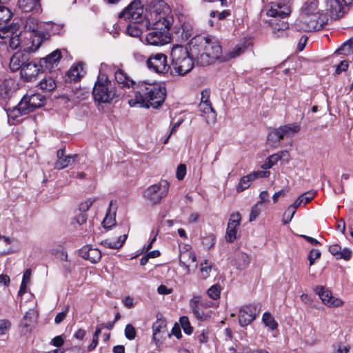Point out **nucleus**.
Returning <instances> with one entry per match:
<instances>
[{"mask_svg": "<svg viewBox=\"0 0 353 353\" xmlns=\"http://www.w3.org/2000/svg\"><path fill=\"white\" fill-rule=\"evenodd\" d=\"M133 89L134 97L128 101L131 107L158 108L165 99V88L158 83L141 81Z\"/></svg>", "mask_w": 353, "mask_h": 353, "instance_id": "f257e3e1", "label": "nucleus"}, {"mask_svg": "<svg viewBox=\"0 0 353 353\" xmlns=\"http://www.w3.org/2000/svg\"><path fill=\"white\" fill-rule=\"evenodd\" d=\"M191 53L195 56L197 63L206 66L220 58L222 48L219 42L212 37L198 36L189 43Z\"/></svg>", "mask_w": 353, "mask_h": 353, "instance_id": "f03ea898", "label": "nucleus"}, {"mask_svg": "<svg viewBox=\"0 0 353 353\" xmlns=\"http://www.w3.org/2000/svg\"><path fill=\"white\" fill-rule=\"evenodd\" d=\"M318 0H307L301 9V14L295 23L296 28L301 31L319 30L328 22L327 13L318 8Z\"/></svg>", "mask_w": 353, "mask_h": 353, "instance_id": "7ed1b4c3", "label": "nucleus"}, {"mask_svg": "<svg viewBox=\"0 0 353 353\" xmlns=\"http://www.w3.org/2000/svg\"><path fill=\"white\" fill-rule=\"evenodd\" d=\"M147 2V0H134L119 13V19H124L130 22L126 28V33L128 35L133 37L141 36L142 32L138 23L143 19V9Z\"/></svg>", "mask_w": 353, "mask_h": 353, "instance_id": "20e7f679", "label": "nucleus"}, {"mask_svg": "<svg viewBox=\"0 0 353 353\" xmlns=\"http://www.w3.org/2000/svg\"><path fill=\"white\" fill-rule=\"evenodd\" d=\"M170 57V67L179 76L185 75L194 68L193 59L195 56L192 54L190 49L188 50L183 46L175 45L172 48Z\"/></svg>", "mask_w": 353, "mask_h": 353, "instance_id": "39448f33", "label": "nucleus"}, {"mask_svg": "<svg viewBox=\"0 0 353 353\" xmlns=\"http://www.w3.org/2000/svg\"><path fill=\"white\" fill-rule=\"evenodd\" d=\"M290 8L287 5L281 3H272L267 14L272 17L270 23L272 28V32L275 37L281 38L288 36V23L284 19L290 14Z\"/></svg>", "mask_w": 353, "mask_h": 353, "instance_id": "423d86ee", "label": "nucleus"}, {"mask_svg": "<svg viewBox=\"0 0 353 353\" xmlns=\"http://www.w3.org/2000/svg\"><path fill=\"white\" fill-rule=\"evenodd\" d=\"M170 19H165L163 23L155 21L153 23L152 30L146 34L145 41L151 46H163L170 42L171 37L169 32L171 25Z\"/></svg>", "mask_w": 353, "mask_h": 353, "instance_id": "0eeeda50", "label": "nucleus"}, {"mask_svg": "<svg viewBox=\"0 0 353 353\" xmlns=\"http://www.w3.org/2000/svg\"><path fill=\"white\" fill-rule=\"evenodd\" d=\"M92 94L95 101L99 103H110L117 96L114 83L104 75L99 77Z\"/></svg>", "mask_w": 353, "mask_h": 353, "instance_id": "6e6552de", "label": "nucleus"}, {"mask_svg": "<svg viewBox=\"0 0 353 353\" xmlns=\"http://www.w3.org/2000/svg\"><path fill=\"white\" fill-rule=\"evenodd\" d=\"M30 46L23 48V51L17 52L10 58V68L11 70H22L23 65L29 61L28 52H35L39 49L42 41L41 37L35 34L30 37Z\"/></svg>", "mask_w": 353, "mask_h": 353, "instance_id": "1a4fd4ad", "label": "nucleus"}, {"mask_svg": "<svg viewBox=\"0 0 353 353\" xmlns=\"http://www.w3.org/2000/svg\"><path fill=\"white\" fill-rule=\"evenodd\" d=\"M44 100V97L38 93L26 94L11 114L13 117H17L20 114H27L42 106Z\"/></svg>", "mask_w": 353, "mask_h": 353, "instance_id": "9d476101", "label": "nucleus"}, {"mask_svg": "<svg viewBox=\"0 0 353 353\" xmlns=\"http://www.w3.org/2000/svg\"><path fill=\"white\" fill-rule=\"evenodd\" d=\"M169 187L170 184L167 181L161 180L158 183L147 188L143 193V196L151 204H158L163 198L167 196Z\"/></svg>", "mask_w": 353, "mask_h": 353, "instance_id": "9b49d317", "label": "nucleus"}, {"mask_svg": "<svg viewBox=\"0 0 353 353\" xmlns=\"http://www.w3.org/2000/svg\"><path fill=\"white\" fill-rule=\"evenodd\" d=\"M19 26L10 25L5 26L0 29V39H2V43L9 44V46L12 49H16L17 47L21 46V41L19 39Z\"/></svg>", "mask_w": 353, "mask_h": 353, "instance_id": "f8f14e48", "label": "nucleus"}, {"mask_svg": "<svg viewBox=\"0 0 353 353\" xmlns=\"http://www.w3.org/2000/svg\"><path fill=\"white\" fill-rule=\"evenodd\" d=\"M148 68L156 73L165 74L169 72L171 67L167 61V57L163 53L151 54L146 61Z\"/></svg>", "mask_w": 353, "mask_h": 353, "instance_id": "ddd939ff", "label": "nucleus"}, {"mask_svg": "<svg viewBox=\"0 0 353 353\" xmlns=\"http://www.w3.org/2000/svg\"><path fill=\"white\" fill-rule=\"evenodd\" d=\"M169 8L163 1H152L150 6V14L152 23L155 21L163 22L164 20L170 19V25H172V17L167 14Z\"/></svg>", "mask_w": 353, "mask_h": 353, "instance_id": "4468645a", "label": "nucleus"}, {"mask_svg": "<svg viewBox=\"0 0 353 353\" xmlns=\"http://www.w3.org/2000/svg\"><path fill=\"white\" fill-rule=\"evenodd\" d=\"M326 12L327 17L332 19H337L343 17L347 12V6L340 0H325Z\"/></svg>", "mask_w": 353, "mask_h": 353, "instance_id": "2eb2a0df", "label": "nucleus"}, {"mask_svg": "<svg viewBox=\"0 0 353 353\" xmlns=\"http://www.w3.org/2000/svg\"><path fill=\"white\" fill-rule=\"evenodd\" d=\"M314 291L319 295L322 302L328 307H337L343 305V301L334 297L332 292L324 286H316Z\"/></svg>", "mask_w": 353, "mask_h": 353, "instance_id": "dca6fc26", "label": "nucleus"}, {"mask_svg": "<svg viewBox=\"0 0 353 353\" xmlns=\"http://www.w3.org/2000/svg\"><path fill=\"white\" fill-rule=\"evenodd\" d=\"M42 70L41 64L28 61L21 70V76L27 81H34Z\"/></svg>", "mask_w": 353, "mask_h": 353, "instance_id": "f3484780", "label": "nucleus"}, {"mask_svg": "<svg viewBox=\"0 0 353 353\" xmlns=\"http://www.w3.org/2000/svg\"><path fill=\"white\" fill-rule=\"evenodd\" d=\"M179 263L181 266L183 268L186 274H190L191 266L195 269L197 268L196 256L192 250H186L181 251L179 255Z\"/></svg>", "mask_w": 353, "mask_h": 353, "instance_id": "a211bd4d", "label": "nucleus"}, {"mask_svg": "<svg viewBox=\"0 0 353 353\" xmlns=\"http://www.w3.org/2000/svg\"><path fill=\"white\" fill-rule=\"evenodd\" d=\"M241 216L239 213L231 214L226 230L225 239L228 242H233L236 239L237 228L240 225Z\"/></svg>", "mask_w": 353, "mask_h": 353, "instance_id": "6ab92c4d", "label": "nucleus"}, {"mask_svg": "<svg viewBox=\"0 0 353 353\" xmlns=\"http://www.w3.org/2000/svg\"><path fill=\"white\" fill-rule=\"evenodd\" d=\"M79 255L83 259L89 261L92 263H98L101 259V252L91 245H86L79 250Z\"/></svg>", "mask_w": 353, "mask_h": 353, "instance_id": "aec40b11", "label": "nucleus"}, {"mask_svg": "<svg viewBox=\"0 0 353 353\" xmlns=\"http://www.w3.org/2000/svg\"><path fill=\"white\" fill-rule=\"evenodd\" d=\"M256 307L252 305H246L239 310V322L240 325L245 326L252 323L256 318Z\"/></svg>", "mask_w": 353, "mask_h": 353, "instance_id": "412c9836", "label": "nucleus"}, {"mask_svg": "<svg viewBox=\"0 0 353 353\" xmlns=\"http://www.w3.org/2000/svg\"><path fill=\"white\" fill-rule=\"evenodd\" d=\"M17 84L11 78L5 79L0 82V97L2 99L10 98L17 90Z\"/></svg>", "mask_w": 353, "mask_h": 353, "instance_id": "4be33fe9", "label": "nucleus"}, {"mask_svg": "<svg viewBox=\"0 0 353 353\" xmlns=\"http://www.w3.org/2000/svg\"><path fill=\"white\" fill-rule=\"evenodd\" d=\"M61 58V53L59 50H56L47 57L41 59L40 64L41 67H44L46 70H52L54 67L57 66L59 60Z\"/></svg>", "mask_w": 353, "mask_h": 353, "instance_id": "5701e85b", "label": "nucleus"}, {"mask_svg": "<svg viewBox=\"0 0 353 353\" xmlns=\"http://www.w3.org/2000/svg\"><path fill=\"white\" fill-rule=\"evenodd\" d=\"M116 81L125 88H134L136 83L121 69H118L114 72Z\"/></svg>", "mask_w": 353, "mask_h": 353, "instance_id": "b1692460", "label": "nucleus"}, {"mask_svg": "<svg viewBox=\"0 0 353 353\" xmlns=\"http://www.w3.org/2000/svg\"><path fill=\"white\" fill-rule=\"evenodd\" d=\"M199 109L200 110L206 114V121L208 123H214L216 118V112L214 110L212 107V104L210 102H201L199 103Z\"/></svg>", "mask_w": 353, "mask_h": 353, "instance_id": "393cba45", "label": "nucleus"}, {"mask_svg": "<svg viewBox=\"0 0 353 353\" xmlns=\"http://www.w3.org/2000/svg\"><path fill=\"white\" fill-rule=\"evenodd\" d=\"M165 321L162 319H157L152 325L153 340L156 342L160 341L162 337L161 334L166 331Z\"/></svg>", "mask_w": 353, "mask_h": 353, "instance_id": "a878e982", "label": "nucleus"}, {"mask_svg": "<svg viewBox=\"0 0 353 353\" xmlns=\"http://www.w3.org/2000/svg\"><path fill=\"white\" fill-rule=\"evenodd\" d=\"M127 236L128 235L126 234H124L123 235H120L117 241H113L112 239H108L102 241L101 242V244L107 248L119 249L123 246V243L126 241Z\"/></svg>", "mask_w": 353, "mask_h": 353, "instance_id": "bb28decb", "label": "nucleus"}, {"mask_svg": "<svg viewBox=\"0 0 353 353\" xmlns=\"http://www.w3.org/2000/svg\"><path fill=\"white\" fill-rule=\"evenodd\" d=\"M37 314L34 309H30L26 312L23 319L21 321V326L27 330L31 327L36 322Z\"/></svg>", "mask_w": 353, "mask_h": 353, "instance_id": "cd10ccee", "label": "nucleus"}, {"mask_svg": "<svg viewBox=\"0 0 353 353\" xmlns=\"http://www.w3.org/2000/svg\"><path fill=\"white\" fill-rule=\"evenodd\" d=\"M278 129L283 139L284 137H289L297 133L300 130V126L293 123L280 126Z\"/></svg>", "mask_w": 353, "mask_h": 353, "instance_id": "c85d7f7f", "label": "nucleus"}, {"mask_svg": "<svg viewBox=\"0 0 353 353\" xmlns=\"http://www.w3.org/2000/svg\"><path fill=\"white\" fill-rule=\"evenodd\" d=\"M40 0H21L19 2L20 8L23 12H28L39 10Z\"/></svg>", "mask_w": 353, "mask_h": 353, "instance_id": "c756f323", "label": "nucleus"}, {"mask_svg": "<svg viewBox=\"0 0 353 353\" xmlns=\"http://www.w3.org/2000/svg\"><path fill=\"white\" fill-rule=\"evenodd\" d=\"M282 136L278 128L272 129L268 135V143L272 147L276 148L281 140H282Z\"/></svg>", "mask_w": 353, "mask_h": 353, "instance_id": "7c9ffc66", "label": "nucleus"}, {"mask_svg": "<svg viewBox=\"0 0 353 353\" xmlns=\"http://www.w3.org/2000/svg\"><path fill=\"white\" fill-rule=\"evenodd\" d=\"M250 263L249 256L246 253L239 252L236 254L235 264L239 270L245 268Z\"/></svg>", "mask_w": 353, "mask_h": 353, "instance_id": "2f4dec72", "label": "nucleus"}, {"mask_svg": "<svg viewBox=\"0 0 353 353\" xmlns=\"http://www.w3.org/2000/svg\"><path fill=\"white\" fill-rule=\"evenodd\" d=\"M334 54L350 56L353 54V37L338 48Z\"/></svg>", "mask_w": 353, "mask_h": 353, "instance_id": "473e14b6", "label": "nucleus"}, {"mask_svg": "<svg viewBox=\"0 0 353 353\" xmlns=\"http://www.w3.org/2000/svg\"><path fill=\"white\" fill-rule=\"evenodd\" d=\"M83 70L81 64L72 65L67 72V76L70 81H77L80 79L81 72Z\"/></svg>", "mask_w": 353, "mask_h": 353, "instance_id": "72a5a7b5", "label": "nucleus"}, {"mask_svg": "<svg viewBox=\"0 0 353 353\" xmlns=\"http://www.w3.org/2000/svg\"><path fill=\"white\" fill-rule=\"evenodd\" d=\"M77 157V155H67L65 157L61 158L60 160H57L55 163V168L58 170L63 169L66 167H68L70 165H72L75 160V158Z\"/></svg>", "mask_w": 353, "mask_h": 353, "instance_id": "f704fd0d", "label": "nucleus"}, {"mask_svg": "<svg viewBox=\"0 0 353 353\" xmlns=\"http://www.w3.org/2000/svg\"><path fill=\"white\" fill-rule=\"evenodd\" d=\"M39 85L41 90L50 92L56 88V83L52 77H49L44 78Z\"/></svg>", "mask_w": 353, "mask_h": 353, "instance_id": "c9c22d12", "label": "nucleus"}, {"mask_svg": "<svg viewBox=\"0 0 353 353\" xmlns=\"http://www.w3.org/2000/svg\"><path fill=\"white\" fill-rule=\"evenodd\" d=\"M252 181H253V179H252L250 174L242 176L240 179L239 183L236 187V191L238 192H241L246 190L250 186Z\"/></svg>", "mask_w": 353, "mask_h": 353, "instance_id": "e433bc0d", "label": "nucleus"}, {"mask_svg": "<svg viewBox=\"0 0 353 353\" xmlns=\"http://www.w3.org/2000/svg\"><path fill=\"white\" fill-rule=\"evenodd\" d=\"M11 11L4 6H0V25L7 23L12 17Z\"/></svg>", "mask_w": 353, "mask_h": 353, "instance_id": "4c0bfd02", "label": "nucleus"}, {"mask_svg": "<svg viewBox=\"0 0 353 353\" xmlns=\"http://www.w3.org/2000/svg\"><path fill=\"white\" fill-rule=\"evenodd\" d=\"M262 321L264 323L265 325L268 327L271 330H275L277 328L278 323L270 313H264L263 315Z\"/></svg>", "mask_w": 353, "mask_h": 353, "instance_id": "58836bf2", "label": "nucleus"}, {"mask_svg": "<svg viewBox=\"0 0 353 353\" xmlns=\"http://www.w3.org/2000/svg\"><path fill=\"white\" fill-rule=\"evenodd\" d=\"M10 252V239L5 236H0V255L8 254Z\"/></svg>", "mask_w": 353, "mask_h": 353, "instance_id": "ea45409f", "label": "nucleus"}, {"mask_svg": "<svg viewBox=\"0 0 353 353\" xmlns=\"http://www.w3.org/2000/svg\"><path fill=\"white\" fill-rule=\"evenodd\" d=\"M245 51V48L241 46H237L234 48L233 50H230L225 57L223 58L225 61L229 60L230 59L236 58L243 54Z\"/></svg>", "mask_w": 353, "mask_h": 353, "instance_id": "a19ab883", "label": "nucleus"}, {"mask_svg": "<svg viewBox=\"0 0 353 353\" xmlns=\"http://www.w3.org/2000/svg\"><path fill=\"white\" fill-rule=\"evenodd\" d=\"M179 321H180L181 325L184 332L185 334H190L193 331V328L190 325L188 318L185 316H181L180 318Z\"/></svg>", "mask_w": 353, "mask_h": 353, "instance_id": "79ce46f5", "label": "nucleus"}, {"mask_svg": "<svg viewBox=\"0 0 353 353\" xmlns=\"http://www.w3.org/2000/svg\"><path fill=\"white\" fill-rule=\"evenodd\" d=\"M211 270L212 263L208 262V261L204 260V261L201 263V272L203 279H206L209 276Z\"/></svg>", "mask_w": 353, "mask_h": 353, "instance_id": "37998d69", "label": "nucleus"}, {"mask_svg": "<svg viewBox=\"0 0 353 353\" xmlns=\"http://www.w3.org/2000/svg\"><path fill=\"white\" fill-rule=\"evenodd\" d=\"M214 243L215 236L212 234H208L202 238V244L207 249H210L213 247Z\"/></svg>", "mask_w": 353, "mask_h": 353, "instance_id": "c03bdc74", "label": "nucleus"}, {"mask_svg": "<svg viewBox=\"0 0 353 353\" xmlns=\"http://www.w3.org/2000/svg\"><path fill=\"white\" fill-rule=\"evenodd\" d=\"M25 28L32 32H35L38 29L37 20L34 18L27 19L25 23Z\"/></svg>", "mask_w": 353, "mask_h": 353, "instance_id": "a18cd8bd", "label": "nucleus"}, {"mask_svg": "<svg viewBox=\"0 0 353 353\" xmlns=\"http://www.w3.org/2000/svg\"><path fill=\"white\" fill-rule=\"evenodd\" d=\"M97 198L92 197L89 198L85 201L81 203L79 206V211L81 212L85 213L86 211H88L92 205V204L96 201Z\"/></svg>", "mask_w": 353, "mask_h": 353, "instance_id": "49530a36", "label": "nucleus"}, {"mask_svg": "<svg viewBox=\"0 0 353 353\" xmlns=\"http://www.w3.org/2000/svg\"><path fill=\"white\" fill-rule=\"evenodd\" d=\"M295 212L296 210H294V208H291L290 206H289L288 209L285 210V212L283 213L282 220L283 224L285 225L289 223L292 221Z\"/></svg>", "mask_w": 353, "mask_h": 353, "instance_id": "de8ad7c7", "label": "nucleus"}, {"mask_svg": "<svg viewBox=\"0 0 353 353\" xmlns=\"http://www.w3.org/2000/svg\"><path fill=\"white\" fill-rule=\"evenodd\" d=\"M221 288L219 285H214L208 289V295L212 299L216 300L220 296Z\"/></svg>", "mask_w": 353, "mask_h": 353, "instance_id": "09e8293b", "label": "nucleus"}, {"mask_svg": "<svg viewBox=\"0 0 353 353\" xmlns=\"http://www.w3.org/2000/svg\"><path fill=\"white\" fill-rule=\"evenodd\" d=\"M124 332L125 336L128 340H133L136 337L135 328L131 324L126 325Z\"/></svg>", "mask_w": 353, "mask_h": 353, "instance_id": "8fccbe9b", "label": "nucleus"}, {"mask_svg": "<svg viewBox=\"0 0 353 353\" xmlns=\"http://www.w3.org/2000/svg\"><path fill=\"white\" fill-rule=\"evenodd\" d=\"M103 225L105 228H111L116 223L114 215L107 214L103 221Z\"/></svg>", "mask_w": 353, "mask_h": 353, "instance_id": "3c124183", "label": "nucleus"}, {"mask_svg": "<svg viewBox=\"0 0 353 353\" xmlns=\"http://www.w3.org/2000/svg\"><path fill=\"white\" fill-rule=\"evenodd\" d=\"M260 203H256L251 209L250 221H253L261 213V209L259 207Z\"/></svg>", "mask_w": 353, "mask_h": 353, "instance_id": "603ef678", "label": "nucleus"}, {"mask_svg": "<svg viewBox=\"0 0 353 353\" xmlns=\"http://www.w3.org/2000/svg\"><path fill=\"white\" fill-rule=\"evenodd\" d=\"M270 174V172L266 170L254 171L250 174L253 181L258 178H267Z\"/></svg>", "mask_w": 353, "mask_h": 353, "instance_id": "864d4df0", "label": "nucleus"}, {"mask_svg": "<svg viewBox=\"0 0 353 353\" xmlns=\"http://www.w3.org/2000/svg\"><path fill=\"white\" fill-rule=\"evenodd\" d=\"M316 195V192L313 191H308L302 194L300 196L301 199L303 201V203L305 205L309 203L311 200H312Z\"/></svg>", "mask_w": 353, "mask_h": 353, "instance_id": "5fc2aeb1", "label": "nucleus"}, {"mask_svg": "<svg viewBox=\"0 0 353 353\" xmlns=\"http://www.w3.org/2000/svg\"><path fill=\"white\" fill-rule=\"evenodd\" d=\"M68 312H69V305H67V306H65L63 311H62L57 314V316H55V319H54V323L56 324L61 323L64 320V319L66 317Z\"/></svg>", "mask_w": 353, "mask_h": 353, "instance_id": "6e6d98bb", "label": "nucleus"}, {"mask_svg": "<svg viewBox=\"0 0 353 353\" xmlns=\"http://www.w3.org/2000/svg\"><path fill=\"white\" fill-rule=\"evenodd\" d=\"M321 256V252L319 250L312 249L308 255L310 265H312L316 259Z\"/></svg>", "mask_w": 353, "mask_h": 353, "instance_id": "4d7b16f0", "label": "nucleus"}, {"mask_svg": "<svg viewBox=\"0 0 353 353\" xmlns=\"http://www.w3.org/2000/svg\"><path fill=\"white\" fill-rule=\"evenodd\" d=\"M186 174V165L180 164L176 169V176L178 180H182Z\"/></svg>", "mask_w": 353, "mask_h": 353, "instance_id": "13d9d810", "label": "nucleus"}, {"mask_svg": "<svg viewBox=\"0 0 353 353\" xmlns=\"http://www.w3.org/2000/svg\"><path fill=\"white\" fill-rule=\"evenodd\" d=\"M194 315L196 316V319L199 320H204L205 319V316L203 310L201 309L200 306H194V307H190Z\"/></svg>", "mask_w": 353, "mask_h": 353, "instance_id": "bf43d9fd", "label": "nucleus"}, {"mask_svg": "<svg viewBox=\"0 0 353 353\" xmlns=\"http://www.w3.org/2000/svg\"><path fill=\"white\" fill-rule=\"evenodd\" d=\"M10 323L6 319L0 320V335L4 334L10 328Z\"/></svg>", "mask_w": 353, "mask_h": 353, "instance_id": "052dcab7", "label": "nucleus"}, {"mask_svg": "<svg viewBox=\"0 0 353 353\" xmlns=\"http://www.w3.org/2000/svg\"><path fill=\"white\" fill-rule=\"evenodd\" d=\"M352 257V251L347 248L341 250L340 254L338 256L337 259H343L345 260H349Z\"/></svg>", "mask_w": 353, "mask_h": 353, "instance_id": "680f3d73", "label": "nucleus"}, {"mask_svg": "<svg viewBox=\"0 0 353 353\" xmlns=\"http://www.w3.org/2000/svg\"><path fill=\"white\" fill-rule=\"evenodd\" d=\"M348 62L345 60L342 61L336 68L335 72L337 74H341L342 72L345 71L348 68Z\"/></svg>", "mask_w": 353, "mask_h": 353, "instance_id": "e2e57ef3", "label": "nucleus"}, {"mask_svg": "<svg viewBox=\"0 0 353 353\" xmlns=\"http://www.w3.org/2000/svg\"><path fill=\"white\" fill-rule=\"evenodd\" d=\"M87 221V215L85 213L81 212L77 214L74 219V221H75L79 225H82L85 223Z\"/></svg>", "mask_w": 353, "mask_h": 353, "instance_id": "0e129e2a", "label": "nucleus"}, {"mask_svg": "<svg viewBox=\"0 0 353 353\" xmlns=\"http://www.w3.org/2000/svg\"><path fill=\"white\" fill-rule=\"evenodd\" d=\"M341 250V247L338 244H334L329 247V252L332 255L335 256L336 259L338 258V256L340 254Z\"/></svg>", "mask_w": 353, "mask_h": 353, "instance_id": "69168bd1", "label": "nucleus"}, {"mask_svg": "<svg viewBox=\"0 0 353 353\" xmlns=\"http://www.w3.org/2000/svg\"><path fill=\"white\" fill-rule=\"evenodd\" d=\"M10 282V277L6 274H0V285L8 286Z\"/></svg>", "mask_w": 353, "mask_h": 353, "instance_id": "338daca9", "label": "nucleus"}, {"mask_svg": "<svg viewBox=\"0 0 353 353\" xmlns=\"http://www.w3.org/2000/svg\"><path fill=\"white\" fill-rule=\"evenodd\" d=\"M287 190H281L273 194L272 200L274 203H276L280 196H285L286 195Z\"/></svg>", "mask_w": 353, "mask_h": 353, "instance_id": "774afa93", "label": "nucleus"}]
</instances>
